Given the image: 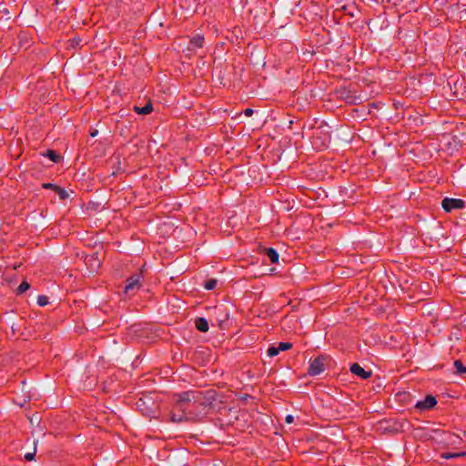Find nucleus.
<instances>
[{
    "instance_id": "1",
    "label": "nucleus",
    "mask_w": 466,
    "mask_h": 466,
    "mask_svg": "<svg viewBox=\"0 0 466 466\" xmlns=\"http://www.w3.org/2000/svg\"><path fill=\"white\" fill-rule=\"evenodd\" d=\"M215 400L213 391H186L178 395L177 403L171 411V420L181 422L184 420H198L206 413V410Z\"/></svg>"
},
{
    "instance_id": "2",
    "label": "nucleus",
    "mask_w": 466,
    "mask_h": 466,
    "mask_svg": "<svg viewBox=\"0 0 466 466\" xmlns=\"http://www.w3.org/2000/svg\"><path fill=\"white\" fill-rule=\"evenodd\" d=\"M330 358L327 355H319L310 361L308 373L310 376H317L325 370Z\"/></svg>"
},
{
    "instance_id": "3",
    "label": "nucleus",
    "mask_w": 466,
    "mask_h": 466,
    "mask_svg": "<svg viewBox=\"0 0 466 466\" xmlns=\"http://www.w3.org/2000/svg\"><path fill=\"white\" fill-rule=\"evenodd\" d=\"M141 278L142 273H137L132 275L127 279V284L125 286V293L129 295H134L136 291H137L141 287Z\"/></svg>"
},
{
    "instance_id": "4",
    "label": "nucleus",
    "mask_w": 466,
    "mask_h": 466,
    "mask_svg": "<svg viewBox=\"0 0 466 466\" xmlns=\"http://www.w3.org/2000/svg\"><path fill=\"white\" fill-rule=\"evenodd\" d=\"M441 207L446 212H451L452 209L463 208L465 202L460 198H445L441 202Z\"/></svg>"
},
{
    "instance_id": "5",
    "label": "nucleus",
    "mask_w": 466,
    "mask_h": 466,
    "mask_svg": "<svg viewBox=\"0 0 466 466\" xmlns=\"http://www.w3.org/2000/svg\"><path fill=\"white\" fill-rule=\"evenodd\" d=\"M437 404V400L432 395H428L423 400H420L415 404V408L420 410H426L433 408Z\"/></svg>"
},
{
    "instance_id": "6",
    "label": "nucleus",
    "mask_w": 466,
    "mask_h": 466,
    "mask_svg": "<svg viewBox=\"0 0 466 466\" xmlns=\"http://www.w3.org/2000/svg\"><path fill=\"white\" fill-rule=\"evenodd\" d=\"M350 371L351 373H353L354 375L363 379V380H366V379H369L371 377L372 375V371L371 370H365L360 364L358 363H353L351 366H350Z\"/></svg>"
},
{
    "instance_id": "7",
    "label": "nucleus",
    "mask_w": 466,
    "mask_h": 466,
    "mask_svg": "<svg viewBox=\"0 0 466 466\" xmlns=\"http://www.w3.org/2000/svg\"><path fill=\"white\" fill-rule=\"evenodd\" d=\"M204 44V36L201 35H197L193 36L190 41L187 49L195 50L196 48H201Z\"/></svg>"
},
{
    "instance_id": "8",
    "label": "nucleus",
    "mask_w": 466,
    "mask_h": 466,
    "mask_svg": "<svg viewBox=\"0 0 466 466\" xmlns=\"http://www.w3.org/2000/svg\"><path fill=\"white\" fill-rule=\"evenodd\" d=\"M195 326L198 330L207 332L208 330V322L205 318H198L195 320Z\"/></svg>"
},
{
    "instance_id": "9",
    "label": "nucleus",
    "mask_w": 466,
    "mask_h": 466,
    "mask_svg": "<svg viewBox=\"0 0 466 466\" xmlns=\"http://www.w3.org/2000/svg\"><path fill=\"white\" fill-rule=\"evenodd\" d=\"M134 111L139 115H148L153 111V105L151 102H148L142 107L136 106H134Z\"/></svg>"
},
{
    "instance_id": "10",
    "label": "nucleus",
    "mask_w": 466,
    "mask_h": 466,
    "mask_svg": "<svg viewBox=\"0 0 466 466\" xmlns=\"http://www.w3.org/2000/svg\"><path fill=\"white\" fill-rule=\"evenodd\" d=\"M85 262L87 266H90L92 269H96L100 267L99 259L95 255L86 256Z\"/></svg>"
},
{
    "instance_id": "11",
    "label": "nucleus",
    "mask_w": 466,
    "mask_h": 466,
    "mask_svg": "<svg viewBox=\"0 0 466 466\" xmlns=\"http://www.w3.org/2000/svg\"><path fill=\"white\" fill-rule=\"evenodd\" d=\"M266 254L271 263L276 264L279 262V254H278L277 250L274 249L273 248H268L266 249Z\"/></svg>"
},
{
    "instance_id": "12",
    "label": "nucleus",
    "mask_w": 466,
    "mask_h": 466,
    "mask_svg": "<svg viewBox=\"0 0 466 466\" xmlns=\"http://www.w3.org/2000/svg\"><path fill=\"white\" fill-rule=\"evenodd\" d=\"M444 435L447 437L445 440L447 441L448 444L456 445L461 441L459 436H456L451 432H445Z\"/></svg>"
},
{
    "instance_id": "13",
    "label": "nucleus",
    "mask_w": 466,
    "mask_h": 466,
    "mask_svg": "<svg viewBox=\"0 0 466 466\" xmlns=\"http://www.w3.org/2000/svg\"><path fill=\"white\" fill-rule=\"evenodd\" d=\"M44 156L47 157L49 159H51L54 163H57L59 162V160L61 159V156L59 154H57L56 151L52 150V149H48L45 154H43Z\"/></svg>"
},
{
    "instance_id": "14",
    "label": "nucleus",
    "mask_w": 466,
    "mask_h": 466,
    "mask_svg": "<svg viewBox=\"0 0 466 466\" xmlns=\"http://www.w3.org/2000/svg\"><path fill=\"white\" fill-rule=\"evenodd\" d=\"M29 289H30V284L27 281L24 280L16 289V294L21 295L24 292H25L26 290H28Z\"/></svg>"
},
{
    "instance_id": "15",
    "label": "nucleus",
    "mask_w": 466,
    "mask_h": 466,
    "mask_svg": "<svg viewBox=\"0 0 466 466\" xmlns=\"http://www.w3.org/2000/svg\"><path fill=\"white\" fill-rule=\"evenodd\" d=\"M217 284H218V280L217 279H208L205 282L204 287L208 290H212V289H214L217 287Z\"/></svg>"
},
{
    "instance_id": "16",
    "label": "nucleus",
    "mask_w": 466,
    "mask_h": 466,
    "mask_svg": "<svg viewBox=\"0 0 466 466\" xmlns=\"http://www.w3.org/2000/svg\"><path fill=\"white\" fill-rule=\"evenodd\" d=\"M454 367L456 368V371L458 374H462L466 372V368L463 366L461 360H455Z\"/></svg>"
},
{
    "instance_id": "17",
    "label": "nucleus",
    "mask_w": 466,
    "mask_h": 466,
    "mask_svg": "<svg viewBox=\"0 0 466 466\" xmlns=\"http://www.w3.org/2000/svg\"><path fill=\"white\" fill-rule=\"evenodd\" d=\"M58 196H59V198L61 200H65L68 198V193L62 187H60L59 186L57 187V188L56 189L55 191Z\"/></svg>"
},
{
    "instance_id": "18",
    "label": "nucleus",
    "mask_w": 466,
    "mask_h": 466,
    "mask_svg": "<svg viewBox=\"0 0 466 466\" xmlns=\"http://www.w3.org/2000/svg\"><path fill=\"white\" fill-rule=\"evenodd\" d=\"M345 99H346L347 103H350V104H360L361 102V99L360 96H351V95H348Z\"/></svg>"
},
{
    "instance_id": "19",
    "label": "nucleus",
    "mask_w": 466,
    "mask_h": 466,
    "mask_svg": "<svg viewBox=\"0 0 466 466\" xmlns=\"http://www.w3.org/2000/svg\"><path fill=\"white\" fill-rule=\"evenodd\" d=\"M49 303L48 298L45 295H40L37 298V304L41 307H44Z\"/></svg>"
},
{
    "instance_id": "20",
    "label": "nucleus",
    "mask_w": 466,
    "mask_h": 466,
    "mask_svg": "<svg viewBox=\"0 0 466 466\" xmlns=\"http://www.w3.org/2000/svg\"><path fill=\"white\" fill-rule=\"evenodd\" d=\"M292 348V344L289 342H279L278 346V350L279 351L281 350H288Z\"/></svg>"
},
{
    "instance_id": "21",
    "label": "nucleus",
    "mask_w": 466,
    "mask_h": 466,
    "mask_svg": "<svg viewBox=\"0 0 466 466\" xmlns=\"http://www.w3.org/2000/svg\"><path fill=\"white\" fill-rule=\"evenodd\" d=\"M279 353V350H278V347L270 346L268 350V355L269 357H275Z\"/></svg>"
},
{
    "instance_id": "22",
    "label": "nucleus",
    "mask_w": 466,
    "mask_h": 466,
    "mask_svg": "<svg viewBox=\"0 0 466 466\" xmlns=\"http://www.w3.org/2000/svg\"><path fill=\"white\" fill-rule=\"evenodd\" d=\"M57 185L56 184H53V183H43L42 184V187L45 188V189H52L54 191H56V189L57 188Z\"/></svg>"
},
{
    "instance_id": "23",
    "label": "nucleus",
    "mask_w": 466,
    "mask_h": 466,
    "mask_svg": "<svg viewBox=\"0 0 466 466\" xmlns=\"http://www.w3.org/2000/svg\"><path fill=\"white\" fill-rule=\"evenodd\" d=\"M441 458L443 459H453L457 458V452H445L441 454Z\"/></svg>"
},
{
    "instance_id": "24",
    "label": "nucleus",
    "mask_w": 466,
    "mask_h": 466,
    "mask_svg": "<svg viewBox=\"0 0 466 466\" xmlns=\"http://www.w3.org/2000/svg\"><path fill=\"white\" fill-rule=\"evenodd\" d=\"M35 456V451H34L33 452H27L25 455V459L26 461H32Z\"/></svg>"
},
{
    "instance_id": "25",
    "label": "nucleus",
    "mask_w": 466,
    "mask_h": 466,
    "mask_svg": "<svg viewBox=\"0 0 466 466\" xmlns=\"http://www.w3.org/2000/svg\"><path fill=\"white\" fill-rule=\"evenodd\" d=\"M253 113H254V111H253V109H252V108H246V109L244 110V114H245V116H251L253 115Z\"/></svg>"
},
{
    "instance_id": "26",
    "label": "nucleus",
    "mask_w": 466,
    "mask_h": 466,
    "mask_svg": "<svg viewBox=\"0 0 466 466\" xmlns=\"http://www.w3.org/2000/svg\"><path fill=\"white\" fill-rule=\"evenodd\" d=\"M293 420H294V418H293L292 415H287L286 418H285V421L287 423H291V422H293Z\"/></svg>"
},
{
    "instance_id": "27",
    "label": "nucleus",
    "mask_w": 466,
    "mask_h": 466,
    "mask_svg": "<svg viewBox=\"0 0 466 466\" xmlns=\"http://www.w3.org/2000/svg\"><path fill=\"white\" fill-rule=\"evenodd\" d=\"M80 41H81V40H80L79 38H78V39H73V40H72V46H78V45H79V43H80Z\"/></svg>"
},
{
    "instance_id": "28",
    "label": "nucleus",
    "mask_w": 466,
    "mask_h": 466,
    "mask_svg": "<svg viewBox=\"0 0 466 466\" xmlns=\"http://www.w3.org/2000/svg\"><path fill=\"white\" fill-rule=\"evenodd\" d=\"M465 456H466V451L457 452V458H459V457H465Z\"/></svg>"
},
{
    "instance_id": "29",
    "label": "nucleus",
    "mask_w": 466,
    "mask_h": 466,
    "mask_svg": "<svg viewBox=\"0 0 466 466\" xmlns=\"http://www.w3.org/2000/svg\"><path fill=\"white\" fill-rule=\"evenodd\" d=\"M96 133H97V131H95L94 133H92V134H91V136H93V137H94V136H96Z\"/></svg>"
},
{
    "instance_id": "30",
    "label": "nucleus",
    "mask_w": 466,
    "mask_h": 466,
    "mask_svg": "<svg viewBox=\"0 0 466 466\" xmlns=\"http://www.w3.org/2000/svg\"><path fill=\"white\" fill-rule=\"evenodd\" d=\"M60 0H56V4L59 2Z\"/></svg>"
}]
</instances>
